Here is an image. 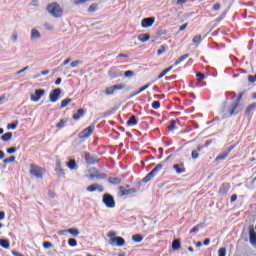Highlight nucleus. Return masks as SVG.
Segmentation results:
<instances>
[{
    "label": "nucleus",
    "mask_w": 256,
    "mask_h": 256,
    "mask_svg": "<svg viewBox=\"0 0 256 256\" xmlns=\"http://www.w3.org/2000/svg\"><path fill=\"white\" fill-rule=\"evenodd\" d=\"M44 28H45L47 31H53V29H55V26H53V24H51V23H45V24H44Z\"/></svg>",
    "instance_id": "40"
},
{
    "label": "nucleus",
    "mask_w": 256,
    "mask_h": 256,
    "mask_svg": "<svg viewBox=\"0 0 256 256\" xmlns=\"http://www.w3.org/2000/svg\"><path fill=\"white\" fill-rule=\"evenodd\" d=\"M172 249H173V251H177V250L181 249V241H179V239H175L172 242Z\"/></svg>",
    "instance_id": "29"
},
{
    "label": "nucleus",
    "mask_w": 256,
    "mask_h": 256,
    "mask_svg": "<svg viewBox=\"0 0 256 256\" xmlns=\"http://www.w3.org/2000/svg\"><path fill=\"white\" fill-rule=\"evenodd\" d=\"M241 99H243V93H240L237 97L236 101L233 102L227 109L226 114L231 117L232 115H237V113H241L243 111V104H241Z\"/></svg>",
    "instance_id": "1"
},
{
    "label": "nucleus",
    "mask_w": 256,
    "mask_h": 256,
    "mask_svg": "<svg viewBox=\"0 0 256 256\" xmlns=\"http://www.w3.org/2000/svg\"><path fill=\"white\" fill-rule=\"evenodd\" d=\"M133 75H135V72L128 70L124 73L125 77H133Z\"/></svg>",
    "instance_id": "53"
},
{
    "label": "nucleus",
    "mask_w": 256,
    "mask_h": 256,
    "mask_svg": "<svg viewBox=\"0 0 256 256\" xmlns=\"http://www.w3.org/2000/svg\"><path fill=\"white\" fill-rule=\"evenodd\" d=\"M0 245H1L4 249H9L11 243H10L9 240H7V239H0Z\"/></svg>",
    "instance_id": "34"
},
{
    "label": "nucleus",
    "mask_w": 256,
    "mask_h": 256,
    "mask_svg": "<svg viewBox=\"0 0 256 256\" xmlns=\"http://www.w3.org/2000/svg\"><path fill=\"white\" fill-rule=\"evenodd\" d=\"M13 43H16L17 39H19V36L17 35V33H14L12 34V37H11Z\"/></svg>",
    "instance_id": "57"
},
{
    "label": "nucleus",
    "mask_w": 256,
    "mask_h": 256,
    "mask_svg": "<svg viewBox=\"0 0 256 256\" xmlns=\"http://www.w3.org/2000/svg\"><path fill=\"white\" fill-rule=\"evenodd\" d=\"M132 240L135 243H141V241H143V237L141 236V234H135L132 236Z\"/></svg>",
    "instance_id": "35"
},
{
    "label": "nucleus",
    "mask_w": 256,
    "mask_h": 256,
    "mask_svg": "<svg viewBox=\"0 0 256 256\" xmlns=\"http://www.w3.org/2000/svg\"><path fill=\"white\" fill-rule=\"evenodd\" d=\"M90 172L91 174L89 175V179H107V175H105V173H101L95 168H92Z\"/></svg>",
    "instance_id": "9"
},
{
    "label": "nucleus",
    "mask_w": 256,
    "mask_h": 256,
    "mask_svg": "<svg viewBox=\"0 0 256 256\" xmlns=\"http://www.w3.org/2000/svg\"><path fill=\"white\" fill-rule=\"evenodd\" d=\"M71 101L72 100L70 98H66V99L62 100L60 109H65V107H67V105H69V103H71Z\"/></svg>",
    "instance_id": "36"
},
{
    "label": "nucleus",
    "mask_w": 256,
    "mask_h": 256,
    "mask_svg": "<svg viewBox=\"0 0 256 256\" xmlns=\"http://www.w3.org/2000/svg\"><path fill=\"white\" fill-rule=\"evenodd\" d=\"M47 11L52 17H55L56 19H59V17H63V9L59 4L52 3L47 6Z\"/></svg>",
    "instance_id": "2"
},
{
    "label": "nucleus",
    "mask_w": 256,
    "mask_h": 256,
    "mask_svg": "<svg viewBox=\"0 0 256 256\" xmlns=\"http://www.w3.org/2000/svg\"><path fill=\"white\" fill-rule=\"evenodd\" d=\"M128 127H133V125H137V118L135 116H131L127 121Z\"/></svg>",
    "instance_id": "31"
},
{
    "label": "nucleus",
    "mask_w": 256,
    "mask_h": 256,
    "mask_svg": "<svg viewBox=\"0 0 256 256\" xmlns=\"http://www.w3.org/2000/svg\"><path fill=\"white\" fill-rule=\"evenodd\" d=\"M51 71L50 70H43L40 75H49Z\"/></svg>",
    "instance_id": "64"
},
{
    "label": "nucleus",
    "mask_w": 256,
    "mask_h": 256,
    "mask_svg": "<svg viewBox=\"0 0 256 256\" xmlns=\"http://www.w3.org/2000/svg\"><path fill=\"white\" fill-rule=\"evenodd\" d=\"M233 149H235V146H230L226 151L216 157V161L227 159V156L229 155V153H231V151H233Z\"/></svg>",
    "instance_id": "15"
},
{
    "label": "nucleus",
    "mask_w": 256,
    "mask_h": 256,
    "mask_svg": "<svg viewBox=\"0 0 256 256\" xmlns=\"http://www.w3.org/2000/svg\"><path fill=\"white\" fill-rule=\"evenodd\" d=\"M201 149H203V146H198L197 150L192 151V159H199V151H201Z\"/></svg>",
    "instance_id": "33"
},
{
    "label": "nucleus",
    "mask_w": 256,
    "mask_h": 256,
    "mask_svg": "<svg viewBox=\"0 0 256 256\" xmlns=\"http://www.w3.org/2000/svg\"><path fill=\"white\" fill-rule=\"evenodd\" d=\"M163 169V165L158 164L150 173H148L143 179L142 182L149 183L155 176Z\"/></svg>",
    "instance_id": "5"
},
{
    "label": "nucleus",
    "mask_w": 256,
    "mask_h": 256,
    "mask_svg": "<svg viewBox=\"0 0 256 256\" xmlns=\"http://www.w3.org/2000/svg\"><path fill=\"white\" fill-rule=\"evenodd\" d=\"M161 107V102L159 101H154L152 103V109H159Z\"/></svg>",
    "instance_id": "48"
},
{
    "label": "nucleus",
    "mask_w": 256,
    "mask_h": 256,
    "mask_svg": "<svg viewBox=\"0 0 256 256\" xmlns=\"http://www.w3.org/2000/svg\"><path fill=\"white\" fill-rule=\"evenodd\" d=\"M237 201V194L231 196V203H235Z\"/></svg>",
    "instance_id": "62"
},
{
    "label": "nucleus",
    "mask_w": 256,
    "mask_h": 256,
    "mask_svg": "<svg viewBox=\"0 0 256 256\" xmlns=\"http://www.w3.org/2000/svg\"><path fill=\"white\" fill-rule=\"evenodd\" d=\"M249 239H250L251 245H253V247H256V232L254 229H250Z\"/></svg>",
    "instance_id": "20"
},
{
    "label": "nucleus",
    "mask_w": 256,
    "mask_h": 256,
    "mask_svg": "<svg viewBox=\"0 0 256 256\" xmlns=\"http://www.w3.org/2000/svg\"><path fill=\"white\" fill-rule=\"evenodd\" d=\"M167 74L166 70H163L159 75H158V79H163V76Z\"/></svg>",
    "instance_id": "60"
},
{
    "label": "nucleus",
    "mask_w": 256,
    "mask_h": 256,
    "mask_svg": "<svg viewBox=\"0 0 256 256\" xmlns=\"http://www.w3.org/2000/svg\"><path fill=\"white\" fill-rule=\"evenodd\" d=\"M192 41L194 44L199 45L201 43V35H196Z\"/></svg>",
    "instance_id": "43"
},
{
    "label": "nucleus",
    "mask_w": 256,
    "mask_h": 256,
    "mask_svg": "<svg viewBox=\"0 0 256 256\" xmlns=\"http://www.w3.org/2000/svg\"><path fill=\"white\" fill-rule=\"evenodd\" d=\"M4 163H15V156H11L10 158H6Z\"/></svg>",
    "instance_id": "49"
},
{
    "label": "nucleus",
    "mask_w": 256,
    "mask_h": 256,
    "mask_svg": "<svg viewBox=\"0 0 256 256\" xmlns=\"http://www.w3.org/2000/svg\"><path fill=\"white\" fill-rule=\"evenodd\" d=\"M16 151H17V148L12 147V148H9V149L7 150V153H8L9 155H13V153H15Z\"/></svg>",
    "instance_id": "54"
},
{
    "label": "nucleus",
    "mask_w": 256,
    "mask_h": 256,
    "mask_svg": "<svg viewBox=\"0 0 256 256\" xmlns=\"http://www.w3.org/2000/svg\"><path fill=\"white\" fill-rule=\"evenodd\" d=\"M17 125H19V121H15L14 123L8 124L7 129H17Z\"/></svg>",
    "instance_id": "41"
},
{
    "label": "nucleus",
    "mask_w": 256,
    "mask_h": 256,
    "mask_svg": "<svg viewBox=\"0 0 256 256\" xmlns=\"http://www.w3.org/2000/svg\"><path fill=\"white\" fill-rule=\"evenodd\" d=\"M86 191H88L89 193H93L95 191L103 193L104 189L100 184H92L86 188Z\"/></svg>",
    "instance_id": "14"
},
{
    "label": "nucleus",
    "mask_w": 256,
    "mask_h": 256,
    "mask_svg": "<svg viewBox=\"0 0 256 256\" xmlns=\"http://www.w3.org/2000/svg\"><path fill=\"white\" fill-rule=\"evenodd\" d=\"M149 87H151V83L141 87L138 91L130 95V98L132 99L133 97H137V95H139L140 93H143V91H146V89H149Z\"/></svg>",
    "instance_id": "21"
},
{
    "label": "nucleus",
    "mask_w": 256,
    "mask_h": 256,
    "mask_svg": "<svg viewBox=\"0 0 256 256\" xmlns=\"http://www.w3.org/2000/svg\"><path fill=\"white\" fill-rule=\"evenodd\" d=\"M219 9H221V4H219V3L214 4L213 10L214 11H219Z\"/></svg>",
    "instance_id": "58"
},
{
    "label": "nucleus",
    "mask_w": 256,
    "mask_h": 256,
    "mask_svg": "<svg viewBox=\"0 0 256 256\" xmlns=\"http://www.w3.org/2000/svg\"><path fill=\"white\" fill-rule=\"evenodd\" d=\"M230 189H231V185L229 183H224L220 186L219 194L220 195H227V193H229Z\"/></svg>",
    "instance_id": "16"
},
{
    "label": "nucleus",
    "mask_w": 256,
    "mask_h": 256,
    "mask_svg": "<svg viewBox=\"0 0 256 256\" xmlns=\"http://www.w3.org/2000/svg\"><path fill=\"white\" fill-rule=\"evenodd\" d=\"M102 201L108 209H115V198L111 194H104Z\"/></svg>",
    "instance_id": "6"
},
{
    "label": "nucleus",
    "mask_w": 256,
    "mask_h": 256,
    "mask_svg": "<svg viewBox=\"0 0 256 256\" xmlns=\"http://www.w3.org/2000/svg\"><path fill=\"white\" fill-rule=\"evenodd\" d=\"M65 233H70V235H72L73 237H78L79 229H77V228H70V229H67V230L60 231V235H63Z\"/></svg>",
    "instance_id": "17"
},
{
    "label": "nucleus",
    "mask_w": 256,
    "mask_h": 256,
    "mask_svg": "<svg viewBox=\"0 0 256 256\" xmlns=\"http://www.w3.org/2000/svg\"><path fill=\"white\" fill-rule=\"evenodd\" d=\"M5 219V212L0 211V221H3Z\"/></svg>",
    "instance_id": "63"
},
{
    "label": "nucleus",
    "mask_w": 256,
    "mask_h": 256,
    "mask_svg": "<svg viewBox=\"0 0 256 256\" xmlns=\"http://www.w3.org/2000/svg\"><path fill=\"white\" fill-rule=\"evenodd\" d=\"M248 81H249V83H255L256 76L255 75L254 76H249Z\"/></svg>",
    "instance_id": "59"
},
{
    "label": "nucleus",
    "mask_w": 256,
    "mask_h": 256,
    "mask_svg": "<svg viewBox=\"0 0 256 256\" xmlns=\"http://www.w3.org/2000/svg\"><path fill=\"white\" fill-rule=\"evenodd\" d=\"M151 39V36L149 34H140L138 36V40H140L141 43H147Z\"/></svg>",
    "instance_id": "26"
},
{
    "label": "nucleus",
    "mask_w": 256,
    "mask_h": 256,
    "mask_svg": "<svg viewBox=\"0 0 256 256\" xmlns=\"http://www.w3.org/2000/svg\"><path fill=\"white\" fill-rule=\"evenodd\" d=\"M116 236H117V232H115V231H110L107 234V237H109V239H115Z\"/></svg>",
    "instance_id": "46"
},
{
    "label": "nucleus",
    "mask_w": 256,
    "mask_h": 256,
    "mask_svg": "<svg viewBox=\"0 0 256 256\" xmlns=\"http://www.w3.org/2000/svg\"><path fill=\"white\" fill-rule=\"evenodd\" d=\"M65 123H67V121L60 120V122L56 124L57 129H63V127H65Z\"/></svg>",
    "instance_id": "45"
},
{
    "label": "nucleus",
    "mask_w": 256,
    "mask_h": 256,
    "mask_svg": "<svg viewBox=\"0 0 256 256\" xmlns=\"http://www.w3.org/2000/svg\"><path fill=\"white\" fill-rule=\"evenodd\" d=\"M186 59H189V54H185L178 58L174 63V67H177V65H181V63H183V61H185Z\"/></svg>",
    "instance_id": "27"
},
{
    "label": "nucleus",
    "mask_w": 256,
    "mask_h": 256,
    "mask_svg": "<svg viewBox=\"0 0 256 256\" xmlns=\"http://www.w3.org/2000/svg\"><path fill=\"white\" fill-rule=\"evenodd\" d=\"M173 169L178 173V175L185 173V166H183V164H175L173 165Z\"/></svg>",
    "instance_id": "22"
},
{
    "label": "nucleus",
    "mask_w": 256,
    "mask_h": 256,
    "mask_svg": "<svg viewBox=\"0 0 256 256\" xmlns=\"http://www.w3.org/2000/svg\"><path fill=\"white\" fill-rule=\"evenodd\" d=\"M43 247L44 249H51V247H53V244L51 242H44Z\"/></svg>",
    "instance_id": "51"
},
{
    "label": "nucleus",
    "mask_w": 256,
    "mask_h": 256,
    "mask_svg": "<svg viewBox=\"0 0 256 256\" xmlns=\"http://www.w3.org/2000/svg\"><path fill=\"white\" fill-rule=\"evenodd\" d=\"M89 0H75V5H83V3H87Z\"/></svg>",
    "instance_id": "56"
},
{
    "label": "nucleus",
    "mask_w": 256,
    "mask_h": 256,
    "mask_svg": "<svg viewBox=\"0 0 256 256\" xmlns=\"http://www.w3.org/2000/svg\"><path fill=\"white\" fill-rule=\"evenodd\" d=\"M61 95V89L56 88L49 94V99L51 103H57Z\"/></svg>",
    "instance_id": "10"
},
{
    "label": "nucleus",
    "mask_w": 256,
    "mask_h": 256,
    "mask_svg": "<svg viewBox=\"0 0 256 256\" xmlns=\"http://www.w3.org/2000/svg\"><path fill=\"white\" fill-rule=\"evenodd\" d=\"M12 138H13V133L12 132L5 133L1 137L2 141H4V142L11 141Z\"/></svg>",
    "instance_id": "30"
},
{
    "label": "nucleus",
    "mask_w": 256,
    "mask_h": 256,
    "mask_svg": "<svg viewBox=\"0 0 256 256\" xmlns=\"http://www.w3.org/2000/svg\"><path fill=\"white\" fill-rule=\"evenodd\" d=\"M67 167L70 171H77V162H75V160H69Z\"/></svg>",
    "instance_id": "25"
},
{
    "label": "nucleus",
    "mask_w": 256,
    "mask_h": 256,
    "mask_svg": "<svg viewBox=\"0 0 256 256\" xmlns=\"http://www.w3.org/2000/svg\"><path fill=\"white\" fill-rule=\"evenodd\" d=\"M109 183H111L112 185H119V183H121V178L119 177H110L108 179Z\"/></svg>",
    "instance_id": "32"
},
{
    "label": "nucleus",
    "mask_w": 256,
    "mask_h": 256,
    "mask_svg": "<svg viewBox=\"0 0 256 256\" xmlns=\"http://www.w3.org/2000/svg\"><path fill=\"white\" fill-rule=\"evenodd\" d=\"M97 7H98L97 4H95V3L91 4V5L89 6V8H88V12H89V13H95V12L97 11Z\"/></svg>",
    "instance_id": "38"
},
{
    "label": "nucleus",
    "mask_w": 256,
    "mask_h": 256,
    "mask_svg": "<svg viewBox=\"0 0 256 256\" xmlns=\"http://www.w3.org/2000/svg\"><path fill=\"white\" fill-rule=\"evenodd\" d=\"M199 229H203V224H198L190 230V233H199Z\"/></svg>",
    "instance_id": "37"
},
{
    "label": "nucleus",
    "mask_w": 256,
    "mask_h": 256,
    "mask_svg": "<svg viewBox=\"0 0 256 256\" xmlns=\"http://www.w3.org/2000/svg\"><path fill=\"white\" fill-rule=\"evenodd\" d=\"M30 175H32V177H35L36 179H43V168L35 165V164H31L30 165V171H29Z\"/></svg>",
    "instance_id": "3"
},
{
    "label": "nucleus",
    "mask_w": 256,
    "mask_h": 256,
    "mask_svg": "<svg viewBox=\"0 0 256 256\" xmlns=\"http://www.w3.org/2000/svg\"><path fill=\"white\" fill-rule=\"evenodd\" d=\"M55 171L56 173H59V175H65V171L61 168V160L56 161Z\"/></svg>",
    "instance_id": "23"
},
{
    "label": "nucleus",
    "mask_w": 256,
    "mask_h": 256,
    "mask_svg": "<svg viewBox=\"0 0 256 256\" xmlns=\"http://www.w3.org/2000/svg\"><path fill=\"white\" fill-rule=\"evenodd\" d=\"M196 76H197L199 83H201V81H203V79H205V74H203V73H197Z\"/></svg>",
    "instance_id": "50"
},
{
    "label": "nucleus",
    "mask_w": 256,
    "mask_h": 256,
    "mask_svg": "<svg viewBox=\"0 0 256 256\" xmlns=\"http://www.w3.org/2000/svg\"><path fill=\"white\" fill-rule=\"evenodd\" d=\"M79 65H81V61L76 60L71 62L70 67H72V69H75V67H79Z\"/></svg>",
    "instance_id": "44"
},
{
    "label": "nucleus",
    "mask_w": 256,
    "mask_h": 256,
    "mask_svg": "<svg viewBox=\"0 0 256 256\" xmlns=\"http://www.w3.org/2000/svg\"><path fill=\"white\" fill-rule=\"evenodd\" d=\"M218 255H219V256H225V255H227V249H225V248H220V249L218 250Z\"/></svg>",
    "instance_id": "47"
},
{
    "label": "nucleus",
    "mask_w": 256,
    "mask_h": 256,
    "mask_svg": "<svg viewBox=\"0 0 256 256\" xmlns=\"http://www.w3.org/2000/svg\"><path fill=\"white\" fill-rule=\"evenodd\" d=\"M187 23H185L184 25H182V26H180V28H179V31L181 32V31H185L186 29H187Z\"/></svg>",
    "instance_id": "61"
},
{
    "label": "nucleus",
    "mask_w": 256,
    "mask_h": 256,
    "mask_svg": "<svg viewBox=\"0 0 256 256\" xmlns=\"http://www.w3.org/2000/svg\"><path fill=\"white\" fill-rule=\"evenodd\" d=\"M119 193H120V197H125V195H133V193H137V189L135 188L125 189V187L120 186Z\"/></svg>",
    "instance_id": "13"
},
{
    "label": "nucleus",
    "mask_w": 256,
    "mask_h": 256,
    "mask_svg": "<svg viewBox=\"0 0 256 256\" xmlns=\"http://www.w3.org/2000/svg\"><path fill=\"white\" fill-rule=\"evenodd\" d=\"M44 95H45L44 89H37L35 90L34 94H31L30 99L31 101H33V103H39V101H41Z\"/></svg>",
    "instance_id": "8"
},
{
    "label": "nucleus",
    "mask_w": 256,
    "mask_h": 256,
    "mask_svg": "<svg viewBox=\"0 0 256 256\" xmlns=\"http://www.w3.org/2000/svg\"><path fill=\"white\" fill-rule=\"evenodd\" d=\"M29 70V66H26V67H24L23 69H21L20 71H18L17 73H16V75H21V73H25V71H28Z\"/></svg>",
    "instance_id": "55"
},
{
    "label": "nucleus",
    "mask_w": 256,
    "mask_h": 256,
    "mask_svg": "<svg viewBox=\"0 0 256 256\" xmlns=\"http://www.w3.org/2000/svg\"><path fill=\"white\" fill-rule=\"evenodd\" d=\"M68 245H69L70 247H77V240H75L74 238H70V239L68 240Z\"/></svg>",
    "instance_id": "39"
},
{
    "label": "nucleus",
    "mask_w": 256,
    "mask_h": 256,
    "mask_svg": "<svg viewBox=\"0 0 256 256\" xmlns=\"http://www.w3.org/2000/svg\"><path fill=\"white\" fill-rule=\"evenodd\" d=\"M109 245H116L117 247H123L125 245V239L123 237H116L109 239L108 241Z\"/></svg>",
    "instance_id": "11"
},
{
    "label": "nucleus",
    "mask_w": 256,
    "mask_h": 256,
    "mask_svg": "<svg viewBox=\"0 0 256 256\" xmlns=\"http://www.w3.org/2000/svg\"><path fill=\"white\" fill-rule=\"evenodd\" d=\"M175 125H177V122L175 120H171L170 124L168 125L169 131H173V129H175Z\"/></svg>",
    "instance_id": "42"
},
{
    "label": "nucleus",
    "mask_w": 256,
    "mask_h": 256,
    "mask_svg": "<svg viewBox=\"0 0 256 256\" xmlns=\"http://www.w3.org/2000/svg\"><path fill=\"white\" fill-rule=\"evenodd\" d=\"M166 49L165 46H161L160 49H158L157 51V55H163V53H165Z\"/></svg>",
    "instance_id": "52"
},
{
    "label": "nucleus",
    "mask_w": 256,
    "mask_h": 256,
    "mask_svg": "<svg viewBox=\"0 0 256 256\" xmlns=\"http://www.w3.org/2000/svg\"><path fill=\"white\" fill-rule=\"evenodd\" d=\"M83 115H85V110L79 109L77 113L73 114L74 121H79V119L83 117Z\"/></svg>",
    "instance_id": "24"
},
{
    "label": "nucleus",
    "mask_w": 256,
    "mask_h": 256,
    "mask_svg": "<svg viewBox=\"0 0 256 256\" xmlns=\"http://www.w3.org/2000/svg\"><path fill=\"white\" fill-rule=\"evenodd\" d=\"M254 109H256V104H255V103L250 104V105L247 107L246 111H245L246 117H249V115H251V113H253V110H254Z\"/></svg>",
    "instance_id": "28"
},
{
    "label": "nucleus",
    "mask_w": 256,
    "mask_h": 256,
    "mask_svg": "<svg viewBox=\"0 0 256 256\" xmlns=\"http://www.w3.org/2000/svg\"><path fill=\"white\" fill-rule=\"evenodd\" d=\"M85 159L88 165H95L98 161L97 156L91 154H86Z\"/></svg>",
    "instance_id": "18"
},
{
    "label": "nucleus",
    "mask_w": 256,
    "mask_h": 256,
    "mask_svg": "<svg viewBox=\"0 0 256 256\" xmlns=\"http://www.w3.org/2000/svg\"><path fill=\"white\" fill-rule=\"evenodd\" d=\"M93 131H95V124H91L89 127L85 128L78 134L79 139H87V137H91L93 135Z\"/></svg>",
    "instance_id": "7"
},
{
    "label": "nucleus",
    "mask_w": 256,
    "mask_h": 256,
    "mask_svg": "<svg viewBox=\"0 0 256 256\" xmlns=\"http://www.w3.org/2000/svg\"><path fill=\"white\" fill-rule=\"evenodd\" d=\"M153 23H155V18L153 17L144 18L141 21V27H143V29H149V27L153 26Z\"/></svg>",
    "instance_id": "12"
},
{
    "label": "nucleus",
    "mask_w": 256,
    "mask_h": 256,
    "mask_svg": "<svg viewBox=\"0 0 256 256\" xmlns=\"http://www.w3.org/2000/svg\"><path fill=\"white\" fill-rule=\"evenodd\" d=\"M123 89H126V91H129V89L125 84H116L106 88L105 95H115L116 91H123Z\"/></svg>",
    "instance_id": "4"
},
{
    "label": "nucleus",
    "mask_w": 256,
    "mask_h": 256,
    "mask_svg": "<svg viewBox=\"0 0 256 256\" xmlns=\"http://www.w3.org/2000/svg\"><path fill=\"white\" fill-rule=\"evenodd\" d=\"M31 41H35L36 39H41V33L37 29H32L30 34Z\"/></svg>",
    "instance_id": "19"
}]
</instances>
